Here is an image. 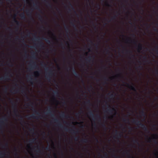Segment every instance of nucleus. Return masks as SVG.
I'll use <instances>...</instances> for the list:
<instances>
[{"instance_id": "nucleus-1", "label": "nucleus", "mask_w": 158, "mask_h": 158, "mask_svg": "<svg viewBox=\"0 0 158 158\" xmlns=\"http://www.w3.org/2000/svg\"><path fill=\"white\" fill-rule=\"evenodd\" d=\"M53 120L54 122L57 123V126L58 127L64 130L65 131L74 135H75L79 133V129L76 127L74 126H72V128H69L66 127H64L58 119L56 118H53Z\"/></svg>"}, {"instance_id": "nucleus-2", "label": "nucleus", "mask_w": 158, "mask_h": 158, "mask_svg": "<svg viewBox=\"0 0 158 158\" xmlns=\"http://www.w3.org/2000/svg\"><path fill=\"white\" fill-rule=\"evenodd\" d=\"M89 113L90 116L92 118L93 120H98L99 122H100V125L105 131H106L108 129V128L106 126L105 122H101V117L99 114H97L95 116L91 110L89 111Z\"/></svg>"}, {"instance_id": "nucleus-3", "label": "nucleus", "mask_w": 158, "mask_h": 158, "mask_svg": "<svg viewBox=\"0 0 158 158\" xmlns=\"http://www.w3.org/2000/svg\"><path fill=\"white\" fill-rule=\"evenodd\" d=\"M113 133L114 135L115 136H119V137H114V138H112V137H110V138H122L120 137L122 132L119 131H118V130L117 129L115 130L114 131H113ZM63 138L62 137H60V138ZM80 138L79 137H75L74 138ZM96 138V137H94V138ZM130 138V137H128V138ZM145 138H156V137H147Z\"/></svg>"}, {"instance_id": "nucleus-4", "label": "nucleus", "mask_w": 158, "mask_h": 158, "mask_svg": "<svg viewBox=\"0 0 158 158\" xmlns=\"http://www.w3.org/2000/svg\"><path fill=\"white\" fill-rule=\"evenodd\" d=\"M9 99L10 102L12 104V108L14 110L13 112L15 116L17 117H19V120L25 124H27V123L24 121L23 117L19 114L18 109L16 104L12 99L9 98Z\"/></svg>"}, {"instance_id": "nucleus-5", "label": "nucleus", "mask_w": 158, "mask_h": 158, "mask_svg": "<svg viewBox=\"0 0 158 158\" xmlns=\"http://www.w3.org/2000/svg\"><path fill=\"white\" fill-rule=\"evenodd\" d=\"M27 106H30L33 109V111L38 116L37 117H36L35 116V114H32L31 116L30 117L29 116L27 115V117L28 119H30L31 118H40V117L41 115H40L39 112L37 111L35 109V108L33 103L30 102L29 103H28L27 104Z\"/></svg>"}, {"instance_id": "nucleus-6", "label": "nucleus", "mask_w": 158, "mask_h": 158, "mask_svg": "<svg viewBox=\"0 0 158 158\" xmlns=\"http://www.w3.org/2000/svg\"><path fill=\"white\" fill-rule=\"evenodd\" d=\"M41 65L44 67H45V70L46 71L48 70V72L46 74L45 77L48 81H50L53 75V71L51 69H49L48 67H46V64L44 62H42L41 64Z\"/></svg>"}, {"instance_id": "nucleus-7", "label": "nucleus", "mask_w": 158, "mask_h": 158, "mask_svg": "<svg viewBox=\"0 0 158 158\" xmlns=\"http://www.w3.org/2000/svg\"><path fill=\"white\" fill-rule=\"evenodd\" d=\"M132 122L138 126L139 127L141 128L144 131H148V130L147 126L142 123L138 119H133L132 120Z\"/></svg>"}, {"instance_id": "nucleus-8", "label": "nucleus", "mask_w": 158, "mask_h": 158, "mask_svg": "<svg viewBox=\"0 0 158 158\" xmlns=\"http://www.w3.org/2000/svg\"><path fill=\"white\" fill-rule=\"evenodd\" d=\"M8 119L6 115L3 116L0 120V131L3 129L4 127L7 125Z\"/></svg>"}, {"instance_id": "nucleus-9", "label": "nucleus", "mask_w": 158, "mask_h": 158, "mask_svg": "<svg viewBox=\"0 0 158 158\" xmlns=\"http://www.w3.org/2000/svg\"><path fill=\"white\" fill-rule=\"evenodd\" d=\"M126 41L127 42L132 43L137 46L139 52L140 50H142L143 48L142 44L141 43H139V44L137 45V41L135 40H131L130 38H128L126 39Z\"/></svg>"}, {"instance_id": "nucleus-10", "label": "nucleus", "mask_w": 158, "mask_h": 158, "mask_svg": "<svg viewBox=\"0 0 158 158\" xmlns=\"http://www.w3.org/2000/svg\"><path fill=\"white\" fill-rule=\"evenodd\" d=\"M107 104L108 106V108L106 109V110L105 111V112L112 114H113V112H114V115H115L117 113L116 109L114 108H110L111 107L110 105L107 103Z\"/></svg>"}, {"instance_id": "nucleus-11", "label": "nucleus", "mask_w": 158, "mask_h": 158, "mask_svg": "<svg viewBox=\"0 0 158 158\" xmlns=\"http://www.w3.org/2000/svg\"><path fill=\"white\" fill-rule=\"evenodd\" d=\"M33 40L35 41H38V43L37 44V46L42 47H43L44 43L42 41H41L40 38L39 37H37L35 35V38L33 39Z\"/></svg>"}, {"instance_id": "nucleus-12", "label": "nucleus", "mask_w": 158, "mask_h": 158, "mask_svg": "<svg viewBox=\"0 0 158 158\" xmlns=\"http://www.w3.org/2000/svg\"><path fill=\"white\" fill-rule=\"evenodd\" d=\"M123 83L124 84H126L127 86L129 88H130L131 90H133L134 91L136 92L137 94H138L137 93V89L136 88L135 86H134V85L133 83H131V84L130 85L129 83H127L125 81H123Z\"/></svg>"}, {"instance_id": "nucleus-13", "label": "nucleus", "mask_w": 158, "mask_h": 158, "mask_svg": "<svg viewBox=\"0 0 158 158\" xmlns=\"http://www.w3.org/2000/svg\"><path fill=\"white\" fill-rule=\"evenodd\" d=\"M33 10L31 9L30 10H26V13L28 16L29 18L30 19L33 21H34V19L32 16V12Z\"/></svg>"}, {"instance_id": "nucleus-14", "label": "nucleus", "mask_w": 158, "mask_h": 158, "mask_svg": "<svg viewBox=\"0 0 158 158\" xmlns=\"http://www.w3.org/2000/svg\"><path fill=\"white\" fill-rule=\"evenodd\" d=\"M72 69L73 70V73L74 74V75H75V76L77 77H81V78L82 79V80H81L82 82L83 83H84V81L82 78V77L76 71L75 67H73L72 68Z\"/></svg>"}, {"instance_id": "nucleus-15", "label": "nucleus", "mask_w": 158, "mask_h": 158, "mask_svg": "<svg viewBox=\"0 0 158 158\" xmlns=\"http://www.w3.org/2000/svg\"><path fill=\"white\" fill-rule=\"evenodd\" d=\"M31 126H32V127H27V129L31 133H33L35 132V126L33 124H31Z\"/></svg>"}, {"instance_id": "nucleus-16", "label": "nucleus", "mask_w": 158, "mask_h": 158, "mask_svg": "<svg viewBox=\"0 0 158 158\" xmlns=\"http://www.w3.org/2000/svg\"><path fill=\"white\" fill-rule=\"evenodd\" d=\"M10 73L9 71L8 72L6 73V74L3 77H1L0 78V81L1 80H10V78L9 76H8V74Z\"/></svg>"}, {"instance_id": "nucleus-17", "label": "nucleus", "mask_w": 158, "mask_h": 158, "mask_svg": "<svg viewBox=\"0 0 158 158\" xmlns=\"http://www.w3.org/2000/svg\"><path fill=\"white\" fill-rule=\"evenodd\" d=\"M51 109L52 108L51 107H48L46 113L47 114L50 115L52 117H53L54 116V114L52 113Z\"/></svg>"}, {"instance_id": "nucleus-18", "label": "nucleus", "mask_w": 158, "mask_h": 158, "mask_svg": "<svg viewBox=\"0 0 158 158\" xmlns=\"http://www.w3.org/2000/svg\"><path fill=\"white\" fill-rule=\"evenodd\" d=\"M94 56H88L87 58L85 59L86 61L89 63H90L91 62H93L94 60Z\"/></svg>"}, {"instance_id": "nucleus-19", "label": "nucleus", "mask_w": 158, "mask_h": 158, "mask_svg": "<svg viewBox=\"0 0 158 158\" xmlns=\"http://www.w3.org/2000/svg\"><path fill=\"white\" fill-rule=\"evenodd\" d=\"M31 64L30 65V67L32 69H34L35 68L38 67L37 65L36 64V63L33 60H31L30 61Z\"/></svg>"}, {"instance_id": "nucleus-20", "label": "nucleus", "mask_w": 158, "mask_h": 158, "mask_svg": "<svg viewBox=\"0 0 158 158\" xmlns=\"http://www.w3.org/2000/svg\"><path fill=\"white\" fill-rule=\"evenodd\" d=\"M21 93L22 94H25V96L27 101H29L30 100V98L28 97L27 94L25 93L24 89L22 87Z\"/></svg>"}, {"instance_id": "nucleus-21", "label": "nucleus", "mask_w": 158, "mask_h": 158, "mask_svg": "<svg viewBox=\"0 0 158 158\" xmlns=\"http://www.w3.org/2000/svg\"><path fill=\"white\" fill-rule=\"evenodd\" d=\"M44 2L47 4V6L50 8H52V5L50 2L47 0H42Z\"/></svg>"}, {"instance_id": "nucleus-22", "label": "nucleus", "mask_w": 158, "mask_h": 158, "mask_svg": "<svg viewBox=\"0 0 158 158\" xmlns=\"http://www.w3.org/2000/svg\"><path fill=\"white\" fill-rule=\"evenodd\" d=\"M141 115L144 117V119L146 117V113L144 111V109L143 107L142 108V110L140 112Z\"/></svg>"}, {"instance_id": "nucleus-23", "label": "nucleus", "mask_w": 158, "mask_h": 158, "mask_svg": "<svg viewBox=\"0 0 158 158\" xmlns=\"http://www.w3.org/2000/svg\"><path fill=\"white\" fill-rule=\"evenodd\" d=\"M69 4L70 7H71V8L74 11L75 14L77 15H78V14H77L76 12V11L73 6L70 2H69Z\"/></svg>"}, {"instance_id": "nucleus-24", "label": "nucleus", "mask_w": 158, "mask_h": 158, "mask_svg": "<svg viewBox=\"0 0 158 158\" xmlns=\"http://www.w3.org/2000/svg\"><path fill=\"white\" fill-rule=\"evenodd\" d=\"M126 53L130 54L131 55V57H132L133 58H135V55L132 54V51H131V50L126 49Z\"/></svg>"}, {"instance_id": "nucleus-25", "label": "nucleus", "mask_w": 158, "mask_h": 158, "mask_svg": "<svg viewBox=\"0 0 158 158\" xmlns=\"http://www.w3.org/2000/svg\"><path fill=\"white\" fill-rule=\"evenodd\" d=\"M13 20H14V22L18 26H19L20 25V23H19V22L18 21V20H17L16 19V15H15L13 17Z\"/></svg>"}, {"instance_id": "nucleus-26", "label": "nucleus", "mask_w": 158, "mask_h": 158, "mask_svg": "<svg viewBox=\"0 0 158 158\" xmlns=\"http://www.w3.org/2000/svg\"><path fill=\"white\" fill-rule=\"evenodd\" d=\"M33 6L35 7V9H37V10H40V11L41 12H42L41 10H40V9L39 6L37 5V3H34L33 5Z\"/></svg>"}, {"instance_id": "nucleus-27", "label": "nucleus", "mask_w": 158, "mask_h": 158, "mask_svg": "<svg viewBox=\"0 0 158 158\" xmlns=\"http://www.w3.org/2000/svg\"><path fill=\"white\" fill-rule=\"evenodd\" d=\"M117 16L116 15H114V16L111 17V20H108L106 19H105V20L106 21H107L108 22H110L111 20H115L116 19Z\"/></svg>"}, {"instance_id": "nucleus-28", "label": "nucleus", "mask_w": 158, "mask_h": 158, "mask_svg": "<svg viewBox=\"0 0 158 158\" xmlns=\"http://www.w3.org/2000/svg\"><path fill=\"white\" fill-rule=\"evenodd\" d=\"M20 17L22 20H24L26 19V16L24 13H22L19 15Z\"/></svg>"}, {"instance_id": "nucleus-29", "label": "nucleus", "mask_w": 158, "mask_h": 158, "mask_svg": "<svg viewBox=\"0 0 158 158\" xmlns=\"http://www.w3.org/2000/svg\"><path fill=\"white\" fill-rule=\"evenodd\" d=\"M143 58L144 59L146 60L145 61V62H148V63L149 64H152V62L151 61L149 60H148V58L146 56H144L143 57Z\"/></svg>"}, {"instance_id": "nucleus-30", "label": "nucleus", "mask_w": 158, "mask_h": 158, "mask_svg": "<svg viewBox=\"0 0 158 158\" xmlns=\"http://www.w3.org/2000/svg\"><path fill=\"white\" fill-rule=\"evenodd\" d=\"M70 23L74 27L75 30L76 31H78V30L76 26L74 24L73 21V20Z\"/></svg>"}, {"instance_id": "nucleus-31", "label": "nucleus", "mask_w": 158, "mask_h": 158, "mask_svg": "<svg viewBox=\"0 0 158 158\" xmlns=\"http://www.w3.org/2000/svg\"><path fill=\"white\" fill-rule=\"evenodd\" d=\"M31 57L33 59H36L35 52H34L31 54Z\"/></svg>"}, {"instance_id": "nucleus-32", "label": "nucleus", "mask_w": 158, "mask_h": 158, "mask_svg": "<svg viewBox=\"0 0 158 158\" xmlns=\"http://www.w3.org/2000/svg\"><path fill=\"white\" fill-rule=\"evenodd\" d=\"M28 81H30L32 85H33L34 84V83L32 81L33 80V79L31 77H28Z\"/></svg>"}, {"instance_id": "nucleus-33", "label": "nucleus", "mask_w": 158, "mask_h": 158, "mask_svg": "<svg viewBox=\"0 0 158 158\" xmlns=\"http://www.w3.org/2000/svg\"><path fill=\"white\" fill-rule=\"evenodd\" d=\"M6 155V153L5 152H2L0 151V156L1 157H4Z\"/></svg>"}, {"instance_id": "nucleus-34", "label": "nucleus", "mask_w": 158, "mask_h": 158, "mask_svg": "<svg viewBox=\"0 0 158 158\" xmlns=\"http://www.w3.org/2000/svg\"><path fill=\"white\" fill-rule=\"evenodd\" d=\"M34 74L35 77H37L40 75V73L38 71H36L34 73Z\"/></svg>"}, {"instance_id": "nucleus-35", "label": "nucleus", "mask_w": 158, "mask_h": 158, "mask_svg": "<svg viewBox=\"0 0 158 158\" xmlns=\"http://www.w3.org/2000/svg\"><path fill=\"white\" fill-rule=\"evenodd\" d=\"M64 28L66 32L67 33H68L69 31V27L68 26H67L66 24H65L64 25Z\"/></svg>"}, {"instance_id": "nucleus-36", "label": "nucleus", "mask_w": 158, "mask_h": 158, "mask_svg": "<svg viewBox=\"0 0 158 158\" xmlns=\"http://www.w3.org/2000/svg\"><path fill=\"white\" fill-rule=\"evenodd\" d=\"M155 50L153 48L152 49L153 51H155L156 53L158 55V46H156L155 47Z\"/></svg>"}, {"instance_id": "nucleus-37", "label": "nucleus", "mask_w": 158, "mask_h": 158, "mask_svg": "<svg viewBox=\"0 0 158 158\" xmlns=\"http://www.w3.org/2000/svg\"><path fill=\"white\" fill-rule=\"evenodd\" d=\"M53 94L54 95H55V96H59L58 92L57 90L53 91Z\"/></svg>"}, {"instance_id": "nucleus-38", "label": "nucleus", "mask_w": 158, "mask_h": 158, "mask_svg": "<svg viewBox=\"0 0 158 158\" xmlns=\"http://www.w3.org/2000/svg\"><path fill=\"white\" fill-rule=\"evenodd\" d=\"M128 128L129 132H131L133 130V128L131 126H128Z\"/></svg>"}, {"instance_id": "nucleus-39", "label": "nucleus", "mask_w": 158, "mask_h": 158, "mask_svg": "<svg viewBox=\"0 0 158 158\" xmlns=\"http://www.w3.org/2000/svg\"><path fill=\"white\" fill-rule=\"evenodd\" d=\"M38 15L39 17V19L40 21L41 22L44 21V20H43L42 16L40 14H39Z\"/></svg>"}, {"instance_id": "nucleus-40", "label": "nucleus", "mask_w": 158, "mask_h": 158, "mask_svg": "<svg viewBox=\"0 0 158 158\" xmlns=\"http://www.w3.org/2000/svg\"><path fill=\"white\" fill-rule=\"evenodd\" d=\"M103 79L105 81H104L103 82V84H106L107 83L106 81H108V78H107V77H103Z\"/></svg>"}, {"instance_id": "nucleus-41", "label": "nucleus", "mask_w": 158, "mask_h": 158, "mask_svg": "<svg viewBox=\"0 0 158 158\" xmlns=\"http://www.w3.org/2000/svg\"><path fill=\"white\" fill-rule=\"evenodd\" d=\"M123 120L124 122H127V123L129 122V118L126 119L124 118H123Z\"/></svg>"}, {"instance_id": "nucleus-42", "label": "nucleus", "mask_w": 158, "mask_h": 158, "mask_svg": "<svg viewBox=\"0 0 158 158\" xmlns=\"http://www.w3.org/2000/svg\"><path fill=\"white\" fill-rule=\"evenodd\" d=\"M60 116L62 117L63 118H65L66 117V115L64 112H62V113L60 114Z\"/></svg>"}, {"instance_id": "nucleus-43", "label": "nucleus", "mask_w": 158, "mask_h": 158, "mask_svg": "<svg viewBox=\"0 0 158 158\" xmlns=\"http://www.w3.org/2000/svg\"><path fill=\"white\" fill-rule=\"evenodd\" d=\"M115 94H114L113 93L111 94L110 95L109 97V98H108V99H110V98H113L115 97Z\"/></svg>"}, {"instance_id": "nucleus-44", "label": "nucleus", "mask_w": 158, "mask_h": 158, "mask_svg": "<svg viewBox=\"0 0 158 158\" xmlns=\"http://www.w3.org/2000/svg\"><path fill=\"white\" fill-rule=\"evenodd\" d=\"M83 110H81L79 111V113H76V116H79L80 114L83 113Z\"/></svg>"}, {"instance_id": "nucleus-45", "label": "nucleus", "mask_w": 158, "mask_h": 158, "mask_svg": "<svg viewBox=\"0 0 158 158\" xmlns=\"http://www.w3.org/2000/svg\"><path fill=\"white\" fill-rule=\"evenodd\" d=\"M86 104L89 105L90 106H91L92 105V104L91 103V102L88 99L87 101L85 102Z\"/></svg>"}, {"instance_id": "nucleus-46", "label": "nucleus", "mask_w": 158, "mask_h": 158, "mask_svg": "<svg viewBox=\"0 0 158 158\" xmlns=\"http://www.w3.org/2000/svg\"><path fill=\"white\" fill-rule=\"evenodd\" d=\"M100 156L102 157V158H106L108 156V154L106 153H105L104 156H102L101 155H100Z\"/></svg>"}, {"instance_id": "nucleus-47", "label": "nucleus", "mask_w": 158, "mask_h": 158, "mask_svg": "<svg viewBox=\"0 0 158 158\" xmlns=\"http://www.w3.org/2000/svg\"><path fill=\"white\" fill-rule=\"evenodd\" d=\"M152 129L154 130H156L157 129V126L156 124H154L152 126Z\"/></svg>"}, {"instance_id": "nucleus-48", "label": "nucleus", "mask_w": 158, "mask_h": 158, "mask_svg": "<svg viewBox=\"0 0 158 158\" xmlns=\"http://www.w3.org/2000/svg\"><path fill=\"white\" fill-rule=\"evenodd\" d=\"M120 127L122 128L123 131H126V127H123V125L122 124H120Z\"/></svg>"}, {"instance_id": "nucleus-49", "label": "nucleus", "mask_w": 158, "mask_h": 158, "mask_svg": "<svg viewBox=\"0 0 158 158\" xmlns=\"http://www.w3.org/2000/svg\"><path fill=\"white\" fill-rule=\"evenodd\" d=\"M3 90L5 93H7L8 90V87L7 86H5V88L3 89Z\"/></svg>"}, {"instance_id": "nucleus-50", "label": "nucleus", "mask_w": 158, "mask_h": 158, "mask_svg": "<svg viewBox=\"0 0 158 158\" xmlns=\"http://www.w3.org/2000/svg\"><path fill=\"white\" fill-rule=\"evenodd\" d=\"M44 127H47L48 128H49L50 127V125L49 124H48V123H45L44 124Z\"/></svg>"}, {"instance_id": "nucleus-51", "label": "nucleus", "mask_w": 158, "mask_h": 158, "mask_svg": "<svg viewBox=\"0 0 158 158\" xmlns=\"http://www.w3.org/2000/svg\"><path fill=\"white\" fill-rule=\"evenodd\" d=\"M93 126H94V128L95 130H97L98 129V127L97 124L95 123L93 124Z\"/></svg>"}, {"instance_id": "nucleus-52", "label": "nucleus", "mask_w": 158, "mask_h": 158, "mask_svg": "<svg viewBox=\"0 0 158 158\" xmlns=\"http://www.w3.org/2000/svg\"><path fill=\"white\" fill-rule=\"evenodd\" d=\"M54 21L55 23L56 24V26H58V27H61L60 24L59 23H58L56 21L55 19H54Z\"/></svg>"}, {"instance_id": "nucleus-53", "label": "nucleus", "mask_w": 158, "mask_h": 158, "mask_svg": "<svg viewBox=\"0 0 158 158\" xmlns=\"http://www.w3.org/2000/svg\"><path fill=\"white\" fill-rule=\"evenodd\" d=\"M88 40L89 41L91 44H93V42L92 40L89 38H88Z\"/></svg>"}, {"instance_id": "nucleus-54", "label": "nucleus", "mask_w": 158, "mask_h": 158, "mask_svg": "<svg viewBox=\"0 0 158 158\" xmlns=\"http://www.w3.org/2000/svg\"><path fill=\"white\" fill-rule=\"evenodd\" d=\"M19 92V90L18 89H17V90L15 89V90H14V92H13V93L14 94H16V93Z\"/></svg>"}, {"instance_id": "nucleus-55", "label": "nucleus", "mask_w": 158, "mask_h": 158, "mask_svg": "<svg viewBox=\"0 0 158 158\" xmlns=\"http://www.w3.org/2000/svg\"><path fill=\"white\" fill-rule=\"evenodd\" d=\"M98 45H99V44L98 43L97 44H94V46H95V47H96V48L97 49H98Z\"/></svg>"}, {"instance_id": "nucleus-56", "label": "nucleus", "mask_w": 158, "mask_h": 158, "mask_svg": "<svg viewBox=\"0 0 158 158\" xmlns=\"http://www.w3.org/2000/svg\"><path fill=\"white\" fill-rule=\"evenodd\" d=\"M155 155L157 156V158H158V152L156 151V153L155 154Z\"/></svg>"}, {"instance_id": "nucleus-57", "label": "nucleus", "mask_w": 158, "mask_h": 158, "mask_svg": "<svg viewBox=\"0 0 158 158\" xmlns=\"http://www.w3.org/2000/svg\"><path fill=\"white\" fill-rule=\"evenodd\" d=\"M137 68L139 69H143V67L142 66L139 65L138 67H137Z\"/></svg>"}, {"instance_id": "nucleus-58", "label": "nucleus", "mask_w": 158, "mask_h": 158, "mask_svg": "<svg viewBox=\"0 0 158 158\" xmlns=\"http://www.w3.org/2000/svg\"><path fill=\"white\" fill-rule=\"evenodd\" d=\"M106 6L109 7H111V5L109 4L107 2H106Z\"/></svg>"}, {"instance_id": "nucleus-59", "label": "nucleus", "mask_w": 158, "mask_h": 158, "mask_svg": "<svg viewBox=\"0 0 158 158\" xmlns=\"http://www.w3.org/2000/svg\"><path fill=\"white\" fill-rule=\"evenodd\" d=\"M153 30L156 31L158 32V29L155 27H154Z\"/></svg>"}, {"instance_id": "nucleus-60", "label": "nucleus", "mask_w": 158, "mask_h": 158, "mask_svg": "<svg viewBox=\"0 0 158 158\" xmlns=\"http://www.w3.org/2000/svg\"><path fill=\"white\" fill-rule=\"evenodd\" d=\"M45 40L48 43H51L50 41V40H49L48 39H45Z\"/></svg>"}, {"instance_id": "nucleus-61", "label": "nucleus", "mask_w": 158, "mask_h": 158, "mask_svg": "<svg viewBox=\"0 0 158 158\" xmlns=\"http://www.w3.org/2000/svg\"><path fill=\"white\" fill-rule=\"evenodd\" d=\"M7 65L10 66H12L13 65V64L11 63H10V62L8 63Z\"/></svg>"}, {"instance_id": "nucleus-62", "label": "nucleus", "mask_w": 158, "mask_h": 158, "mask_svg": "<svg viewBox=\"0 0 158 158\" xmlns=\"http://www.w3.org/2000/svg\"><path fill=\"white\" fill-rule=\"evenodd\" d=\"M114 156L115 158H120V157L119 156H115V155H114Z\"/></svg>"}, {"instance_id": "nucleus-63", "label": "nucleus", "mask_w": 158, "mask_h": 158, "mask_svg": "<svg viewBox=\"0 0 158 158\" xmlns=\"http://www.w3.org/2000/svg\"><path fill=\"white\" fill-rule=\"evenodd\" d=\"M7 30H10V31H12L11 29L9 27H8L7 28Z\"/></svg>"}, {"instance_id": "nucleus-64", "label": "nucleus", "mask_w": 158, "mask_h": 158, "mask_svg": "<svg viewBox=\"0 0 158 158\" xmlns=\"http://www.w3.org/2000/svg\"><path fill=\"white\" fill-rule=\"evenodd\" d=\"M37 152H40V149L39 148H38V150L37 151Z\"/></svg>"}]
</instances>
